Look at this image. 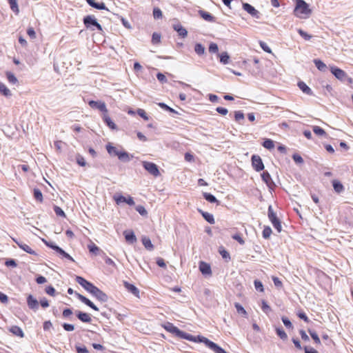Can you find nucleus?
<instances>
[{
	"mask_svg": "<svg viewBox=\"0 0 353 353\" xmlns=\"http://www.w3.org/2000/svg\"><path fill=\"white\" fill-rule=\"evenodd\" d=\"M75 281L87 292H88L93 296H94L98 301L103 303L108 301V295L91 282L87 281L86 279L80 276H77Z\"/></svg>",
	"mask_w": 353,
	"mask_h": 353,
	"instance_id": "obj_1",
	"label": "nucleus"
},
{
	"mask_svg": "<svg viewBox=\"0 0 353 353\" xmlns=\"http://www.w3.org/2000/svg\"><path fill=\"white\" fill-rule=\"evenodd\" d=\"M295 16L301 19L308 18L312 10L308 4L303 0H296V6L294 10Z\"/></svg>",
	"mask_w": 353,
	"mask_h": 353,
	"instance_id": "obj_2",
	"label": "nucleus"
},
{
	"mask_svg": "<svg viewBox=\"0 0 353 353\" xmlns=\"http://www.w3.org/2000/svg\"><path fill=\"white\" fill-rule=\"evenodd\" d=\"M280 214L279 211L274 210L271 205L268 207V216L269 221L278 232H281L282 230V223L279 216Z\"/></svg>",
	"mask_w": 353,
	"mask_h": 353,
	"instance_id": "obj_3",
	"label": "nucleus"
},
{
	"mask_svg": "<svg viewBox=\"0 0 353 353\" xmlns=\"http://www.w3.org/2000/svg\"><path fill=\"white\" fill-rule=\"evenodd\" d=\"M83 21L86 28L90 29V30H103L102 26L98 23L97 20L93 15H87L84 17Z\"/></svg>",
	"mask_w": 353,
	"mask_h": 353,
	"instance_id": "obj_4",
	"label": "nucleus"
},
{
	"mask_svg": "<svg viewBox=\"0 0 353 353\" xmlns=\"http://www.w3.org/2000/svg\"><path fill=\"white\" fill-rule=\"evenodd\" d=\"M177 337H179L180 339H186L190 341H193V342H196V343H204L203 339H206L205 337H204L203 336H200V335H198L196 336L191 335V334L186 333L182 330H180L179 334Z\"/></svg>",
	"mask_w": 353,
	"mask_h": 353,
	"instance_id": "obj_5",
	"label": "nucleus"
},
{
	"mask_svg": "<svg viewBox=\"0 0 353 353\" xmlns=\"http://www.w3.org/2000/svg\"><path fill=\"white\" fill-rule=\"evenodd\" d=\"M143 167L147 170L150 174L154 176H158L160 174L158 166L152 162L143 161Z\"/></svg>",
	"mask_w": 353,
	"mask_h": 353,
	"instance_id": "obj_6",
	"label": "nucleus"
},
{
	"mask_svg": "<svg viewBox=\"0 0 353 353\" xmlns=\"http://www.w3.org/2000/svg\"><path fill=\"white\" fill-rule=\"evenodd\" d=\"M88 103L90 105V107L92 109L99 110L103 114L108 113L106 105L103 101L90 100Z\"/></svg>",
	"mask_w": 353,
	"mask_h": 353,
	"instance_id": "obj_7",
	"label": "nucleus"
},
{
	"mask_svg": "<svg viewBox=\"0 0 353 353\" xmlns=\"http://www.w3.org/2000/svg\"><path fill=\"white\" fill-rule=\"evenodd\" d=\"M251 159L252 167L256 171L259 172L264 169L265 166L259 156L254 154L252 156Z\"/></svg>",
	"mask_w": 353,
	"mask_h": 353,
	"instance_id": "obj_8",
	"label": "nucleus"
},
{
	"mask_svg": "<svg viewBox=\"0 0 353 353\" xmlns=\"http://www.w3.org/2000/svg\"><path fill=\"white\" fill-rule=\"evenodd\" d=\"M114 199L115 202L117 203V204H118V205L121 203H125L128 204L129 205H134V201L133 198L130 196L128 198H126L123 195H117V196L115 195L114 196Z\"/></svg>",
	"mask_w": 353,
	"mask_h": 353,
	"instance_id": "obj_9",
	"label": "nucleus"
},
{
	"mask_svg": "<svg viewBox=\"0 0 353 353\" xmlns=\"http://www.w3.org/2000/svg\"><path fill=\"white\" fill-rule=\"evenodd\" d=\"M75 295L77 296L78 299H79L82 303L85 304L87 306L90 307V308L95 311H99V308L90 299H88V298L78 292H75Z\"/></svg>",
	"mask_w": 353,
	"mask_h": 353,
	"instance_id": "obj_10",
	"label": "nucleus"
},
{
	"mask_svg": "<svg viewBox=\"0 0 353 353\" xmlns=\"http://www.w3.org/2000/svg\"><path fill=\"white\" fill-rule=\"evenodd\" d=\"M330 70L335 77L341 81L344 80L347 77L346 72L337 67H331Z\"/></svg>",
	"mask_w": 353,
	"mask_h": 353,
	"instance_id": "obj_11",
	"label": "nucleus"
},
{
	"mask_svg": "<svg viewBox=\"0 0 353 353\" xmlns=\"http://www.w3.org/2000/svg\"><path fill=\"white\" fill-rule=\"evenodd\" d=\"M27 304L30 309L34 311L39 308V302L32 294L27 296Z\"/></svg>",
	"mask_w": 353,
	"mask_h": 353,
	"instance_id": "obj_12",
	"label": "nucleus"
},
{
	"mask_svg": "<svg viewBox=\"0 0 353 353\" xmlns=\"http://www.w3.org/2000/svg\"><path fill=\"white\" fill-rule=\"evenodd\" d=\"M77 317L83 323H90L92 319L88 313L77 310L75 311Z\"/></svg>",
	"mask_w": 353,
	"mask_h": 353,
	"instance_id": "obj_13",
	"label": "nucleus"
},
{
	"mask_svg": "<svg viewBox=\"0 0 353 353\" xmlns=\"http://www.w3.org/2000/svg\"><path fill=\"white\" fill-rule=\"evenodd\" d=\"M199 270L203 275H210L212 274L211 267L210 264L201 261L199 263Z\"/></svg>",
	"mask_w": 353,
	"mask_h": 353,
	"instance_id": "obj_14",
	"label": "nucleus"
},
{
	"mask_svg": "<svg viewBox=\"0 0 353 353\" xmlns=\"http://www.w3.org/2000/svg\"><path fill=\"white\" fill-rule=\"evenodd\" d=\"M123 285L125 289L131 292L133 295L137 297H139V290L135 285L128 283V281H123Z\"/></svg>",
	"mask_w": 353,
	"mask_h": 353,
	"instance_id": "obj_15",
	"label": "nucleus"
},
{
	"mask_svg": "<svg viewBox=\"0 0 353 353\" xmlns=\"http://www.w3.org/2000/svg\"><path fill=\"white\" fill-rule=\"evenodd\" d=\"M163 327L165 330L168 332L174 334L176 336H178L179 332L181 330H179L177 327L174 325L172 323H167L163 325Z\"/></svg>",
	"mask_w": 353,
	"mask_h": 353,
	"instance_id": "obj_16",
	"label": "nucleus"
},
{
	"mask_svg": "<svg viewBox=\"0 0 353 353\" xmlns=\"http://www.w3.org/2000/svg\"><path fill=\"white\" fill-rule=\"evenodd\" d=\"M243 8L252 17H258L259 12L252 5L243 3Z\"/></svg>",
	"mask_w": 353,
	"mask_h": 353,
	"instance_id": "obj_17",
	"label": "nucleus"
},
{
	"mask_svg": "<svg viewBox=\"0 0 353 353\" xmlns=\"http://www.w3.org/2000/svg\"><path fill=\"white\" fill-rule=\"evenodd\" d=\"M15 241V243L17 244V245L21 248L22 249L23 251H25L26 252L28 253V254H32V255H36V252L29 246L27 244L21 242V241H17L16 240H14Z\"/></svg>",
	"mask_w": 353,
	"mask_h": 353,
	"instance_id": "obj_18",
	"label": "nucleus"
},
{
	"mask_svg": "<svg viewBox=\"0 0 353 353\" xmlns=\"http://www.w3.org/2000/svg\"><path fill=\"white\" fill-rule=\"evenodd\" d=\"M86 2L88 4L97 10H107V8L104 3H97L95 1V0H86Z\"/></svg>",
	"mask_w": 353,
	"mask_h": 353,
	"instance_id": "obj_19",
	"label": "nucleus"
},
{
	"mask_svg": "<svg viewBox=\"0 0 353 353\" xmlns=\"http://www.w3.org/2000/svg\"><path fill=\"white\" fill-rule=\"evenodd\" d=\"M103 120L104 123L112 130H116L117 128V125L112 121L108 113L103 114Z\"/></svg>",
	"mask_w": 353,
	"mask_h": 353,
	"instance_id": "obj_20",
	"label": "nucleus"
},
{
	"mask_svg": "<svg viewBox=\"0 0 353 353\" xmlns=\"http://www.w3.org/2000/svg\"><path fill=\"white\" fill-rule=\"evenodd\" d=\"M173 28L177 32L179 36L184 38L188 34V31L180 23L173 25Z\"/></svg>",
	"mask_w": 353,
	"mask_h": 353,
	"instance_id": "obj_21",
	"label": "nucleus"
},
{
	"mask_svg": "<svg viewBox=\"0 0 353 353\" xmlns=\"http://www.w3.org/2000/svg\"><path fill=\"white\" fill-rule=\"evenodd\" d=\"M118 159L123 162H128L133 157L132 155H130L128 152L125 151L119 152V154H117Z\"/></svg>",
	"mask_w": 353,
	"mask_h": 353,
	"instance_id": "obj_22",
	"label": "nucleus"
},
{
	"mask_svg": "<svg viewBox=\"0 0 353 353\" xmlns=\"http://www.w3.org/2000/svg\"><path fill=\"white\" fill-rule=\"evenodd\" d=\"M199 13L205 21L208 22H215V17L212 16L210 12L205 10H199Z\"/></svg>",
	"mask_w": 353,
	"mask_h": 353,
	"instance_id": "obj_23",
	"label": "nucleus"
},
{
	"mask_svg": "<svg viewBox=\"0 0 353 353\" xmlns=\"http://www.w3.org/2000/svg\"><path fill=\"white\" fill-rule=\"evenodd\" d=\"M125 241L129 243H134L137 241L136 236L132 231L124 232L123 233Z\"/></svg>",
	"mask_w": 353,
	"mask_h": 353,
	"instance_id": "obj_24",
	"label": "nucleus"
},
{
	"mask_svg": "<svg viewBox=\"0 0 353 353\" xmlns=\"http://www.w3.org/2000/svg\"><path fill=\"white\" fill-rule=\"evenodd\" d=\"M199 212L201 214L202 216L207 222H208L210 224L214 223V218L212 214L208 213L207 212H204L201 210H199Z\"/></svg>",
	"mask_w": 353,
	"mask_h": 353,
	"instance_id": "obj_25",
	"label": "nucleus"
},
{
	"mask_svg": "<svg viewBox=\"0 0 353 353\" xmlns=\"http://www.w3.org/2000/svg\"><path fill=\"white\" fill-rule=\"evenodd\" d=\"M9 330L11 333H12L15 336H20V337H23V336H24L22 329L21 327H19V326L13 325L9 329Z\"/></svg>",
	"mask_w": 353,
	"mask_h": 353,
	"instance_id": "obj_26",
	"label": "nucleus"
},
{
	"mask_svg": "<svg viewBox=\"0 0 353 353\" xmlns=\"http://www.w3.org/2000/svg\"><path fill=\"white\" fill-rule=\"evenodd\" d=\"M332 185L336 192L341 193L344 190V187L343 184L338 180L332 181Z\"/></svg>",
	"mask_w": 353,
	"mask_h": 353,
	"instance_id": "obj_27",
	"label": "nucleus"
},
{
	"mask_svg": "<svg viewBox=\"0 0 353 353\" xmlns=\"http://www.w3.org/2000/svg\"><path fill=\"white\" fill-rule=\"evenodd\" d=\"M142 243L144 245V247L148 250H152L154 249V245L152 243L151 240L150 238L147 236H144L142 238Z\"/></svg>",
	"mask_w": 353,
	"mask_h": 353,
	"instance_id": "obj_28",
	"label": "nucleus"
},
{
	"mask_svg": "<svg viewBox=\"0 0 353 353\" xmlns=\"http://www.w3.org/2000/svg\"><path fill=\"white\" fill-rule=\"evenodd\" d=\"M6 75L8 82L10 84H12V85L18 84V83H19L18 79L12 72H6Z\"/></svg>",
	"mask_w": 353,
	"mask_h": 353,
	"instance_id": "obj_29",
	"label": "nucleus"
},
{
	"mask_svg": "<svg viewBox=\"0 0 353 353\" xmlns=\"http://www.w3.org/2000/svg\"><path fill=\"white\" fill-rule=\"evenodd\" d=\"M106 150L110 156H117L119 154L121 150H119L117 148L111 145L110 143L106 145Z\"/></svg>",
	"mask_w": 353,
	"mask_h": 353,
	"instance_id": "obj_30",
	"label": "nucleus"
},
{
	"mask_svg": "<svg viewBox=\"0 0 353 353\" xmlns=\"http://www.w3.org/2000/svg\"><path fill=\"white\" fill-rule=\"evenodd\" d=\"M203 196L206 201L211 203H219V201L216 199V198L211 193L203 192Z\"/></svg>",
	"mask_w": 353,
	"mask_h": 353,
	"instance_id": "obj_31",
	"label": "nucleus"
},
{
	"mask_svg": "<svg viewBox=\"0 0 353 353\" xmlns=\"http://www.w3.org/2000/svg\"><path fill=\"white\" fill-rule=\"evenodd\" d=\"M0 93L6 97L12 95L10 90L3 83H0Z\"/></svg>",
	"mask_w": 353,
	"mask_h": 353,
	"instance_id": "obj_32",
	"label": "nucleus"
},
{
	"mask_svg": "<svg viewBox=\"0 0 353 353\" xmlns=\"http://www.w3.org/2000/svg\"><path fill=\"white\" fill-rule=\"evenodd\" d=\"M220 62L224 65H226L229 63L230 56L227 52H221L219 54Z\"/></svg>",
	"mask_w": 353,
	"mask_h": 353,
	"instance_id": "obj_33",
	"label": "nucleus"
},
{
	"mask_svg": "<svg viewBox=\"0 0 353 353\" xmlns=\"http://www.w3.org/2000/svg\"><path fill=\"white\" fill-rule=\"evenodd\" d=\"M205 47L201 43H197L195 44L194 51L198 55H203L205 53Z\"/></svg>",
	"mask_w": 353,
	"mask_h": 353,
	"instance_id": "obj_34",
	"label": "nucleus"
},
{
	"mask_svg": "<svg viewBox=\"0 0 353 353\" xmlns=\"http://www.w3.org/2000/svg\"><path fill=\"white\" fill-rule=\"evenodd\" d=\"M10 9L16 14H19V10L17 4V0H8Z\"/></svg>",
	"mask_w": 353,
	"mask_h": 353,
	"instance_id": "obj_35",
	"label": "nucleus"
},
{
	"mask_svg": "<svg viewBox=\"0 0 353 353\" xmlns=\"http://www.w3.org/2000/svg\"><path fill=\"white\" fill-rule=\"evenodd\" d=\"M158 105L165 111H168V112H170L174 113V114H178L177 111H176L175 110H174L172 108L170 107L165 103L160 102L158 103Z\"/></svg>",
	"mask_w": 353,
	"mask_h": 353,
	"instance_id": "obj_36",
	"label": "nucleus"
},
{
	"mask_svg": "<svg viewBox=\"0 0 353 353\" xmlns=\"http://www.w3.org/2000/svg\"><path fill=\"white\" fill-rule=\"evenodd\" d=\"M88 248L90 253H92L95 255H97L99 252V248L92 242L88 245Z\"/></svg>",
	"mask_w": 353,
	"mask_h": 353,
	"instance_id": "obj_37",
	"label": "nucleus"
},
{
	"mask_svg": "<svg viewBox=\"0 0 353 353\" xmlns=\"http://www.w3.org/2000/svg\"><path fill=\"white\" fill-rule=\"evenodd\" d=\"M33 194H34V197L37 201H38L41 203L43 201V194H42L41 191L39 189L34 188L33 190Z\"/></svg>",
	"mask_w": 353,
	"mask_h": 353,
	"instance_id": "obj_38",
	"label": "nucleus"
},
{
	"mask_svg": "<svg viewBox=\"0 0 353 353\" xmlns=\"http://www.w3.org/2000/svg\"><path fill=\"white\" fill-rule=\"evenodd\" d=\"M299 87L304 93L307 94H312L311 89L304 82H299Z\"/></svg>",
	"mask_w": 353,
	"mask_h": 353,
	"instance_id": "obj_39",
	"label": "nucleus"
},
{
	"mask_svg": "<svg viewBox=\"0 0 353 353\" xmlns=\"http://www.w3.org/2000/svg\"><path fill=\"white\" fill-rule=\"evenodd\" d=\"M314 63L316 67L321 71H324L327 68L326 65L319 59H314Z\"/></svg>",
	"mask_w": 353,
	"mask_h": 353,
	"instance_id": "obj_40",
	"label": "nucleus"
},
{
	"mask_svg": "<svg viewBox=\"0 0 353 353\" xmlns=\"http://www.w3.org/2000/svg\"><path fill=\"white\" fill-rule=\"evenodd\" d=\"M62 257L65 258L71 261H74V259L66 252H65L61 248H59L57 252Z\"/></svg>",
	"mask_w": 353,
	"mask_h": 353,
	"instance_id": "obj_41",
	"label": "nucleus"
},
{
	"mask_svg": "<svg viewBox=\"0 0 353 353\" xmlns=\"http://www.w3.org/2000/svg\"><path fill=\"white\" fill-rule=\"evenodd\" d=\"M308 332L310 334L311 337L312 338V339L314 340V341L316 344H317V345L321 344V340L316 332H314L310 329H308Z\"/></svg>",
	"mask_w": 353,
	"mask_h": 353,
	"instance_id": "obj_42",
	"label": "nucleus"
},
{
	"mask_svg": "<svg viewBox=\"0 0 353 353\" xmlns=\"http://www.w3.org/2000/svg\"><path fill=\"white\" fill-rule=\"evenodd\" d=\"M312 130L318 136H325L327 134L325 131L319 126L315 125L313 127Z\"/></svg>",
	"mask_w": 353,
	"mask_h": 353,
	"instance_id": "obj_43",
	"label": "nucleus"
},
{
	"mask_svg": "<svg viewBox=\"0 0 353 353\" xmlns=\"http://www.w3.org/2000/svg\"><path fill=\"white\" fill-rule=\"evenodd\" d=\"M235 308H236L237 312L239 314H241V315H243V316H246L247 315V312L245 311L244 307L241 305H240L239 303H235Z\"/></svg>",
	"mask_w": 353,
	"mask_h": 353,
	"instance_id": "obj_44",
	"label": "nucleus"
},
{
	"mask_svg": "<svg viewBox=\"0 0 353 353\" xmlns=\"http://www.w3.org/2000/svg\"><path fill=\"white\" fill-rule=\"evenodd\" d=\"M135 210L143 216H146L148 215V212L143 205L136 206Z\"/></svg>",
	"mask_w": 353,
	"mask_h": 353,
	"instance_id": "obj_45",
	"label": "nucleus"
},
{
	"mask_svg": "<svg viewBox=\"0 0 353 353\" xmlns=\"http://www.w3.org/2000/svg\"><path fill=\"white\" fill-rule=\"evenodd\" d=\"M54 211L55 214L59 216H61L63 218H65L66 216L64 211L60 207H59L57 205L54 206Z\"/></svg>",
	"mask_w": 353,
	"mask_h": 353,
	"instance_id": "obj_46",
	"label": "nucleus"
},
{
	"mask_svg": "<svg viewBox=\"0 0 353 353\" xmlns=\"http://www.w3.org/2000/svg\"><path fill=\"white\" fill-rule=\"evenodd\" d=\"M76 161L78 165L80 166H85L86 165V161L83 156L81 154H77L76 156Z\"/></svg>",
	"mask_w": 353,
	"mask_h": 353,
	"instance_id": "obj_47",
	"label": "nucleus"
},
{
	"mask_svg": "<svg viewBox=\"0 0 353 353\" xmlns=\"http://www.w3.org/2000/svg\"><path fill=\"white\" fill-rule=\"evenodd\" d=\"M276 334L281 339L286 340L288 339L287 334L285 332V331L282 328H276Z\"/></svg>",
	"mask_w": 353,
	"mask_h": 353,
	"instance_id": "obj_48",
	"label": "nucleus"
},
{
	"mask_svg": "<svg viewBox=\"0 0 353 353\" xmlns=\"http://www.w3.org/2000/svg\"><path fill=\"white\" fill-rule=\"evenodd\" d=\"M161 41V35L157 32H154L152 37V43L153 44H158Z\"/></svg>",
	"mask_w": 353,
	"mask_h": 353,
	"instance_id": "obj_49",
	"label": "nucleus"
},
{
	"mask_svg": "<svg viewBox=\"0 0 353 353\" xmlns=\"http://www.w3.org/2000/svg\"><path fill=\"white\" fill-rule=\"evenodd\" d=\"M272 281H273V282H274V285H275V287H276V288H278V289H281V288H282V287H283V283H282V281L280 280V279H279V278H278V277H276V276H272Z\"/></svg>",
	"mask_w": 353,
	"mask_h": 353,
	"instance_id": "obj_50",
	"label": "nucleus"
},
{
	"mask_svg": "<svg viewBox=\"0 0 353 353\" xmlns=\"http://www.w3.org/2000/svg\"><path fill=\"white\" fill-rule=\"evenodd\" d=\"M297 32L306 41H308L312 38V36L310 34H307L302 29H299Z\"/></svg>",
	"mask_w": 353,
	"mask_h": 353,
	"instance_id": "obj_51",
	"label": "nucleus"
},
{
	"mask_svg": "<svg viewBox=\"0 0 353 353\" xmlns=\"http://www.w3.org/2000/svg\"><path fill=\"white\" fill-rule=\"evenodd\" d=\"M137 114L139 117H141L142 119H143L145 121H148L149 117L148 114H146L145 111L143 109H138L137 110Z\"/></svg>",
	"mask_w": 353,
	"mask_h": 353,
	"instance_id": "obj_52",
	"label": "nucleus"
},
{
	"mask_svg": "<svg viewBox=\"0 0 353 353\" xmlns=\"http://www.w3.org/2000/svg\"><path fill=\"white\" fill-rule=\"evenodd\" d=\"M44 243L48 247L54 250L55 252H57L58 249L60 248L57 245H56L53 242L46 241L43 240Z\"/></svg>",
	"mask_w": 353,
	"mask_h": 353,
	"instance_id": "obj_53",
	"label": "nucleus"
},
{
	"mask_svg": "<svg viewBox=\"0 0 353 353\" xmlns=\"http://www.w3.org/2000/svg\"><path fill=\"white\" fill-rule=\"evenodd\" d=\"M162 11L159 8L153 9V16L154 19H160L162 17Z\"/></svg>",
	"mask_w": 353,
	"mask_h": 353,
	"instance_id": "obj_54",
	"label": "nucleus"
},
{
	"mask_svg": "<svg viewBox=\"0 0 353 353\" xmlns=\"http://www.w3.org/2000/svg\"><path fill=\"white\" fill-rule=\"evenodd\" d=\"M297 316L302 320H303L306 323H309L310 322V320L308 319V317L307 316V315L305 314V313L304 312H303L302 310H299L298 312H297Z\"/></svg>",
	"mask_w": 353,
	"mask_h": 353,
	"instance_id": "obj_55",
	"label": "nucleus"
},
{
	"mask_svg": "<svg viewBox=\"0 0 353 353\" xmlns=\"http://www.w3.org/2000/svg\"><path fill=\"white\" fill-rule=\"evenodd\" d=\"M254 287L257 291L263 292L264 290L262 282L259 280L254 281Z\"/></svg>",
	"mask_w": 353,
	"mask_h": 353,
	"instance_id": "obj_56",
	"label": "nucleus"
},
{
	"mask_svg": "<svg viewBox=\"0 0 353 353\" xmlns=\"http://www.w3.org/2000/svg\"><path fill=\"white\" fill-rule=\"evenodd\" d=\"M45 292L50 295L54 296L55 295V289L52 285H48L46 288Z\"/></svg>",
	"mask_w": 353,
	"mask_h": 353,
	"instance_id": "obj_57",
	"label": "nucleus"
},
{
	"mask_svg": "<svg viewBox=\"0 0 353 353\" xmlns=\"http://www.w3.org/2000/svg\"><path fill=\"white\" fill-rule=\"evenodd\" d=\"M219 51V48L216 43H211L209 46V52L210 53H216Z\"/></svg>",
	"mask_w": 353,
	"mask_h": 353,
	"instance_id": "obj_58",
	"label": "nucleus"
},
{
	"mask_svg": "<svg viewBox=\"0 0 353 353\" xmlns=\"http://www.w3.org/2000/svg\"><path fill=\"white\" fill-rule=\"evenodd\" d=\"M275 147V143L269 139H266V149L269 150H272Z\"/></svg>",
	"mask_w": 353,
	"mask_h": 353,
	"instance_id": "obj_59",
	"label": "nucleus"
},
{
	"mask_svg": "<svg viewBox=\"0 0 353 353\" xmlns=\"http://www.w3.org/2000/svg\"><path fill=\"white\" fill-rule=\"evenodd\" d=\"M157 78L158 81L162 83H166L168 81L166 77L163 73H161V72H158L157 74Z\"/></svg>",
	"mask_w": 353,
	"mask_h": 353,
	"instance_id": "obj_60",
	"label": "nucleus"
},
{
	"mask_svg": "<svg viewBox=\"0 0 353 353\" xmlns=\"http://www.w3.org/2000/svg\"><path fill=\"white\" fill-rule=\"evenodd\" d=\"M234 119L236 121H239L244 119V114L241 111H236L234 112Z\"/></svg>",
	"mask_w": 353,
	"mask_h": 353,
	"instance_id": "obj_61",
	"label": "nucleus"
},
{
	"mask_svg": "<svg viewBox=\"0 0 353 353\" xmlns=\"http://www.w3.org/2000/svg\"><path fill=\"white\" fill-rule=\"evenodd\" d=\"M72 314V310L70 308H65L63 310L62 316L63 318H69Z\"/></svg>",
	"mask_w": 353,
	"mask_h": 353,
	"instance_id": "obj_62",
	"label": "nucleus"
},
{
	"mask_svg": "<svg viewBox=\"0 0 353 353\" xmlns=\"http://www.w3.org/2000/svg\"><path fill=\"white\" fill-rule=\"evenodd\" d=\"M63 328L68 332H72L74 330V326L72 324L64 323L62 325Z\"/></svg>",
	"mask_w": 353,
	"mask_h": 353,
	"instance_id": "obj_63",
	"label": "nucleus"
},
{
	"mask_svg": "<svg viewBox=\"0 0 353 353\" xmlns=\"http://www.w3.org/2000/svg\"><path fill=\"white\" fill-rule=\"evenodd\" d=\"M76 350L77 353H89L85 346H76Z\"/></svg>",
	"mask_w": 353,
	"mask_h": 353,
	"instance_id": "obj_64",
	"label": "nucleus"
}]
</instances>
